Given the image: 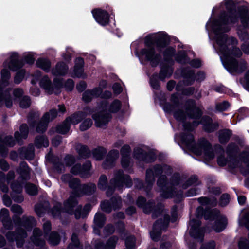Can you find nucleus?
<instances>
[{"mask_svg":"<svg viewBox=\"0 0 249 249\" xmlns=\"http://www.w3.org/2000/svg\"><path fill=\"white\" fill-rule=\"evenodd\" d=\"M102 93V89L99 88L87 90L82 94V100L86 103L89 102L93 99L100 97Z\"/></svg>","mask_w":249,"mask_h":249,"instance_id":"obj_26","label":"nucleus"},{"mask_svg":"<svg viewBox=\"0 0 249 249\" xmlns=\"http://www.w3.org/2000/svg\"><path fill=\"white\" fill-rule=\"evenodd\" d=\"M134 155L136 159L147 162H151L156 158L154 152L144 145L136 147L134 151Z\"/></svg>","mask_w":249,"mask_h":249,"instance_id":"obj_15","label":"nucleus"},{"mask_svg":"<svg viewBox=\"0 0 249 249\" xmlns=\"http://www.w3.org/2000/svg\"><path fill=\"white\" fill-rule=\"evenodd\" d=\"M5 181V177L4 173L2 172H0V192L1 191L3 193L8 192V186L4 183Z\"/></svg>","mask_w":249,"mask_h":249,"instance_id":"obj_49","label":"nucleus"},{"mask_svg":"<svg viewBox=\"0 0 249 249\" xmlns=\"http://www.w3.org/2000/svg\"><path fill=\"white\" fill-rule=\"evenodd\" d=\"M178 73H180L181 76L184 78V84L186 85L192 84L195 80L197 81H201L205 78V75L204 72H198L196 75L194 71L190 68L178 70Z\"/></svg>","mask_w":249,"mask_h":249,"instance_id":"obj_16","label":"nucleus"},{"mask_svg":"<svg viewBox=\"0 0 249 249\" xmlns=\"http://www.w3.org/2000/svg\"><path fill=\"white\" fill-rule=\"evenodd\" d=\"M106 220L105 215L103 213H97L95 215L94 222L96 226L101 228L104 225Z\"/></svg>","mask_w":249,"mask_h":249,"instance_id":"obj_44","label":"nucleus"},{"mask_svg":"<svg viewBox=\"0 0 249 249\" xmlns=\"http://www.w3.org/2000/svg\"><path fill=\"white\" fill-rule=\"evenodd\" d=\"M121 102L117 99L114 100L109 106L107 105L106 101H103L99 107L100 112L92 116L96 125L100 127L105 125L111 118V113L118 112L121 108Z\"/></svg>","mask_w":249,"mask_h":249,"instance_id":"obj_8","label":"nucleus"},{"mask_svg":"<svg viewBox=\"0 0 249 249\" xmlns=\"http://www.w3.org/2000/svg\"><path fill=\"white\" fill-rule=\"evenodd\" d=\"M96 189V186L94 183H88L82 185L80 193H78L77 197H79L83 195H90L93 194Z\"/></svg>","mask_w":249,"mask_h":249,"instance_id":"obj_34","label":"nucleus"},{"mask_svg":"<svg viewBox=\"0 0 249 249\" xmlns=\"http://www.w3.org/2000/svg\"><path fill=\"white\" fill-rule=\"evenodd\" d=\"M24 59L27 63L32 64L35 60V54L33 53H25L24 55Z\"/></svg>","mask_w":249,"mask_h":249,"instance_id":"obj_58","label":"nucleus"},{"mask_svg":"<svg viewBox=\"0 0 249 249\" xmlns=\"http://www.w3.org/2000/svg\"><path fill=\"white\" fill-rule=\"evenodd\" d=\"M135 238L133 236L128 237L125 240V246L127 249H135Z\"/></svg>","mask_w":249,"mask_h":249,"instance_id":"obj_52","label":"nucleus"},{"mask_svg":"<svg viewBox=\"0 0 249 249\" xmlns=\"http://www.w3.org/2000/svg\"><path fill=\"white\" fill-rule=\"evenodd\" d=\"M68 249H83V246L80 244L77 235L72 234L71 237V242L69 244Z\"/></svg>","mask_w":249,"mask_h":249,"instance_id":"obj_40","label":"nucleus"},{"mask_svg":"<svg viewBox=\"0 0 249 249\" xmlns=\"http://www.w3.org/2000/svg\"><path fill=\"white\" fill-rule=\"evenodd\" d=\"M130 152V147L128 145H124L121 149L122 155L121 164L122 167L125 169H127L131 165L129 158Z\"/></svg>","mask_w":249,"mask_h":249,"instance_id":"obj_24","label":"nucleus"},{"mask_svg":"<svg viewBox=\"0 0 249 249\" xmlns=\"http://www.w3.org/2000/svg\"><path fill=\"white\" fill-rule=\"evenodd\" d=\"M84 60L81 58H77L75 61V65L73 72L72 73L71 76L85 78L86 75L84 73L83 66H84Z\"/></svg>","mask_w":249,"mask_h":249,"instance_id":"obj_27","label":"nucleus"},{"mask_svg":"<svg viewBox=\"0 0 249 249\" xmlns=\"http://www.w3.org/2000/svg\"><path fill=\"white\" fill-rule=\"evenodd\" d=\"M233 0H225L219 7L212 11V16L219 11L218 19L212 17L208 21L206 29L208 31L209 38L215 40L213 47L220 56L225 69L231 73L235 74L243 72L246 68L244 60L238 61L242 54L239 48L236 47L238 40L233 37H228L225 32L230 30V25L240 20L245 27H249V9L246 6L240 7L238 11L234 10Z\"/></svg>","mask_w":249,"mask_h":249,"instance_id":"obj_1","label":"nucleus"},{"mask_svg":"<svg viewBox=\"0 0 249 249\" xmlns=\"http://www.w3.org/2000/svg\"><path fill=\"white\" fill-rule=\"evenodd\" d=\"M92 113V110L90 107H85L83 111L77 112L74 113L71 117H68L62 124L57 126L56 131L59 133L65 134L70 130V124H76L79 123L84 117Z\"/></svg>","mask_w":249,"mask_h":249,"instance_id":"obj_10","label":"nucleus"},{"mask_svg":"<svg viewBox=\"0 0 249 249\" xmlns=\"http://www.w3.org/2000/svg\"><path fill=\"white\" fill-rule=\"evenodd\" d=\"M36 65L46 72L50 71L51 62L46 58H39L36 61Z\"/></svg>","mask_w":249,"mask_h":249,"instance_id":"obj_37","label":"nucleus"},{"mask_svg":"<svg viewBox=\"0 0 249 249\" xmlns=\"http://www.w3.org/2000/svg\"><path fill=\"white\" fill-rule=\"evenodd\" d=\"M25 73V71L24 70H21L17 72L14 78L15 83L16 84L20 83L24 77Z\"/></svg>","mask_w":249,"mask_h":249,"instance_id":"obj_57","label":"nucleus"},{"mask_svg":"<svg viewBox=\"0 0 249 249\" xmlns=\"http://www.w3.org/2000/svg\"><path fill=\"white\" fill-rule=\"evenodd\" d=\"M31 104V100L28 96H24L20 102V106L22 108H27Z\"/></svg>","mask_w":249,"mask_h":249,"instance_id":"obj_61","label":"nucleus"},{"mask_svg":"<svg viewBox=\"0 0 249 249\" xmlns=\"http://www.w3.org/2000/svg\"><path fill=\"white\" fill-rule=\"evenodd\" d=\"M31 240L36 246H43L45 244V241L42 236V232L38 228L34 229Z\"/></svg>","mask_w":249,"mask_h":249,"instance_id":"obj_28","label":"nucleus"},{"mask_svg":"<svg viewBox=\"0 0 249 249\" xmlns=\"http://www.w3.org/2000/svg\"><path fill=\"white\" fill-rule=\"evenodd\" d=\"M91 166V162L89 161H86L82 167L80 164H77L71 168V172L73 175H79L81 177L87 178L89 175Z\"/></svg>","mask_w":249,"mask_h":249,"instance_id":"obj_20","label":"nucleus"},{"mask_svg":"<svg viewBox=\"0 0 249 249\" xmlns=\"http://www.w3.org/2000/svg\"><path fill=\"white\" fill-rule=\"evenodd\" d=\"M171 104L160 103L165 112H173L174 117L178 121L181 122L183 127V133L175 136V140L186 146L197 155L204 154L206 160H211L214 158V154L209 142L205 139L200 140L199 142L196 144L194 142V137L191 133L194 128L200 123L196 120L202 115L201 110L195 105L194 100H190L186 103V113L181 109V106L179 103V99L177 94L172 95Z\"/></svg>","mask_w":249,"mask_h":249,"instance_id":"obj_2","label":"nucleus"},{"mask_svg":"<svg viewBox=\"0 0 249 249\" xmlns=\"http://www.w3.org/2000/svg\"><path fill=\"white\" fill-rule=\"evenodd\" d=\"M19 133L17 131L15 133V138L17 142H19L22 139H26L28 133V128L26 124H22L20 127Z\"/></svg>","mask_w":249,"mask_h":249,"instance_id":"obj_38","label":"nucleus"},{"mask_svg":"<svg viewBox=\"0 0 249 249\" xmlns=\"http://www.w3.org/2000/svg\"><path fill=\"white\" fill-rule=\"evenodd\" d=\"M139 208H142L145 213H152L153 218H157L163 210L162 203H137Z\"/></svg>","mask_w":249,"mask_h":249,"instance_id":"obj_17","label":"nucleus"},{"mask_svg":"<svg viewBox=\"0 0 249 249\" xmlns=\"http://www.w3.org/2000/svg\"><path fill=\"white\" fill-rule=\"evenodd\" d=\"M132 185V181L129 176L124 175L122 170H118L114 173V177L110 180L106 192L107 195L111 196L115 189L121 191L124 186L130 187Z\"/></svg>","mask_w":249,"mask_h":249,"instance_id":"obj_9","label":"nucleus"},{"mask_svg":"<svg viewBox=\"0 0 249 249\" xmlns=\"http://www.w3.org/2000/svg\"><path fill=\"white\" fill-rule=\"evenodd\" d=\"M16 226L15 231H8L5 236L9 242L16 241L18 247H22L25 239L28 236L27 231H31L36 226V221L32 216L24 215L21 217L16 215L13 217Z\"/></svg>","mask_w":249,"mask_h":249,"instance_id":"obj_6","label":"nucleus"},{"mask_svg":"<svg viewBox=\"0 0 249 249\" xmlns=\"http://www.w3.org/2000/svg\"><path fill=\"white\" fill-rule=\"evenodd\" d=\"M119 153L118 150H112L110 151L103 163V168L108 169L112 167L115 165V161L119 158Z\"/></svg>","mask_w":249,"mask_h":249,"instance_id":"obj_23","label":"nucleus"},{"mask_svg":"<svg viewBox=\"0 0 249 249\" xmlns=\"http://www.w3.org/2000/svg\"><path fill=\"white\" fill-rule=\"evenodd\" d=\"M92 124V121L90 119L85 120L80 124V129L81 131H85L90 128Z\"/></svg>","mask_w":249,"mask_h":249,"instance_id":"obj_55","label":"nucleus"},{"mask_svg":"<svg viewBox=\"0 0 249 249\" xmlns=\"http://www.w3.org/2000/svg\"><path fill=\"white\" fill-rule=\"evenodd\" d=\"M239 223L240 225L245 226L249 230V212L247 213L241 219H239ZM248 238L249 241V232L248 234Z\"/></svg>","mask_w":249,"mask_h":249,"instance_id":"obj_51","label":"nucleus"},{"mask_svg":"<svg viewBox=\"0 0 249 249\" xmlns=\"http://www.w3.org/2000/svg\"><path fill=\"white\" fill-rule=\"evenodd\" d=\"M200 123L203 124L204 129L209 132L213 131L218 126L217 123H213L211 118L207 116L203 117Z\"/></svg>","mask_w":249,"mask_h":249,"instance_id":"obj_29","label":"nucleus"},{"mask_svg":"<svg viewBox=\"0 0 249 249\" xmlns=\"http://www.w3.org/2000/svg\"><path fill=\"white\" fill-rule=\"evenodd\" d=\"M230 104L227 101H223L216 105V109L219 111H223L227 110L229 107Z\"/></svg>","mask_w":249,"mask_h":249,"instance_id":"obj_59","label":"nucleus"},{"mask_svg":"<svg viewBox=\"0 0 249 249\" xmlns=\"http://www.w3.org/2000/svg\"><path fill=\"white\" fill-rule=\"evenodd\" d=\"M169 42V38L167 34L163 32L151 34L145 37L144 43L147 48L142 49L140 52V59L150 62L152 66H156L159 64L160 56L155 54L152 46L156 44L160 48L165 47Z\"/></svg>","mask_w":249,"mask_h":249,"instance_id":"obj_5","label":"nucleus"},{"mask_svg":"<svg viewBox=\"0 0 249 249\" xmlns=\"http://www.w3.org/2000/svg\"><path fill=\"white\" fill-rule=\"evenodd\" d=\"M231 131L229 129H224L219 132V140L221 143L225 144L229 141L231 135Z\"/></svg>","mask_w":249,"mask_h":249,"instance_id":"obj_41","label":"nucleus"},{"mask_svg":"<svg viewBox=\"0 0 249 249\" xmlns=\"http://www.w3.org/2000/svg\"><path fill=\"white\" fill-rule=\"evenodd\" d=\"M241 23H242L241 22ZM244 28H247V27H245L242 24H241ZM237 34L240 39L242 41L247 42V40L249 39V36L246 31L245 29H242V27L239 26L237 28Z\"/></svg>","mask_w":249,"mask_h":249,"instance_id":"obj_46","label":"nucleus"},{"mask_svg":"<svg viewBox=\"0 0 249 249\" xmlns=\"http://www.w3.org/2000/svg\"><path fill=\"white\" fill-rule=\"evenodd\" d=\"M23 66V62L18 60V54L16 53H11L9 60H6L4 63V68L1 72V81H0V105L4 102L5 106L7 107H10L12 106L13 101L22 95L23 90L20 89H16L13 91L15 98L12 99L10 94V89L8 86V80L10 77L9 70L16 71Z\"/></svg>","mask_w":249,"mask_h":249,"instance_id":"obj_4","label":"nucleus"},{"mask_svg":"<svg viewBox=\"0 0 249 249\" xmlns=\"http://www.w3.org/2000/svg\"><path fill=\"white\" fill-rule=\"evenodd\" d=\"M9 218L8 210L5 208L2 209L0 212V221L2 222Z\"/></svg>","mask_w":249,"mask_h":249,"instance_id":"obj_63","label":"nucleus"},{"mask_svg":"<svg viewBox=\"0 0 249 249\" xmlns=\"http://www.w3.org/2000/svg\"><path fill=\"white\" fill-rule=\"evenodd\" d=\"M175 58L177 62L181 64L189 63L191 66L195 68H198L201 66V62L199 59H194L190 61L187 57L186 52L184 51H180L177 54Z\"/></svg>","mask_w":249,"mask_h":249,"instance_id":"obj_21","label":"nucleus"},{"mask_svg":"<svg viewBox=\"0 0 249 249\" xmlns=\"http://www.w3.org/2000/svg\"><path fill=\"white\" fill-rule=\"evenodd\" d=\"M118 241V237L116 236H111L105 243V249H115Z\"/></svg>","mask_w":249,"mask_h":249,"instance_id":"obj_47","label":"nucleus"},{"mask_svg":"<svg viewBox=\"0 0 249 249\" xmlns=\"http://www.w3.org/2000/svg\"><path fill=\"white\" fill-rule=\"evenodd\" d=\"M61 179L63 182L68 183L70 187L73 190L67 202H75L78 198V193H80L82 186L80 184L79 180L78 178H72L70 174L64 175L61 177Z\"/></svg>","mask_w":249,"mask_h":249,"instance_id":"obj_13","label":"nucleus"},{"mask_svg":"<svg viewBox=\"0 0 249 249\" xmlns=\"http://www.w3.org/2000/svg\"><path fill=\"white\" fill-rule=\"evenodd\" d=\"M57 116V111L55 109H52L49 112L45 113L40 122L37 124L36 128V131L38 132H43L45 131L48 126V123L55 118Z\"/></svg>","mask_w":249,"mask_h":249,"instance_id":"obj_18","label":"nucleus"},{"mask_svg":"<svg viewBox=\"0 0 249 249\" xmlns=\"http://www.w3.org/2000/svg\"><path fill=\"white\" fill-rule=\"evenodd\" d=\"M244 88L249 91V70L246 72L245 77L240 80Z\"/></svg>","mask_w":249,"mask_h":249,"instance_id":"obj_60","label":"nucleus"},{"mask_svg":"<svg viewBox=\"0 0 249 249\" xmlns=\"http://www.w3.org/2000/svg\"><path fill=\"white\" fill-rule=\"evenodd\" d=\"M107 178L105 175H102L99 178L98 187L100 189L104 190L107 187Z\"/></svg>","mask_w":249,"mask_h":249,"instance_id":"obj_53","label":"nucleus"},{"mask_svg":"<svg viewBox=\"0 0 249 249\" xmlns=\"http://www.w3.org/2000/svg\"><path fill=\"white\" fill-rule=\"evenodd\" d=\"M220 193L219 188H213L210 195L207 197H201L198 199L199 202H215L217 200L216 196Z\"/></svg>","mask_w":249,"mask_h":249,"instance_id":"obj_31","label":"nucleus"},{"mask_svg":"<svg viewBox=\"0 0 249 249\" xmlns=\"http://www.w3.org/2000/svg\"><path fill=\"white\" fill-rule=\"evenodd\" d=\"M11 210L13 213L19 215H21L24 212L21 207L17 204L12 205L11 207Z\"/></svg>","mask_w":249,"mask_h":249,"instance_id":"obj_56","label":"nucleus"},{"mask_svg":"<svg viewBox=\"0 0 249 249\" xmlns=\"http://www.w3.org/2000/svg\"><path fill=\"white\" fill-rule=\"evenodd\" d=\"M45 236L48 243L52 246L57 245L60 241L59 234L55 231L51 232L50 234Z\"/></svg>","mask_w":249,"mask_h":249,"instance_id":"obj_36","label":"nucleus"},{"mask_svg":"<svg viewBox=\"0 0 249 249\" xmlns=\"http://www.w3.org/2000/svg\"><path fill=\"white\" fill-rule=\"evenodd\" d=\"M107 150L102 147H99L92 151L93 158L96 160H100L103 159V156L106 154Z\"/></svg>","mask_w":249,"mask_h":249,"instance_id":"obj_43","label":"nucleus"},{"mask_svg":"<svg viewBox=\"0 0 249 249\" xmlns=\"http://www.w3.org/2000/svg\"><path fill=\"white\" fill-rule=\"evenodd\" d=\"M173 71V68L171 67H162L159 78L161 80H163L165 78L170 77Z\"/></svg>","mask_w":249,"mask_h":249,"instance_id":"obj_45","label":"nucleus"},{"mask_svg":"<svg viewBox=\"0 0 249 249\" xmlns=\"http://www.w3.org/2000/svg\"><path fill=\"white\" fill-rule=\"evenodd\" d=\"M95 20L102 26H105L108 21V14L105 10L96 9L92 11Z\"/></svg>","mask_w":249,"mask_h":249,"instance_id":"obj_22","label":"nucleus"},{"mask_svg":"<svg viewBox=\"0 0 249 249\" xmlns=\"http://www.w3.org/2000/svg\"><path fill=\"white\" fill-rule=\"evenodd\" d=\"M239 249H249V241L246 239H241L238 243Z\"/></svg>","mask_w":249,"mask_h":249,"instance_id":"obj_64","label":"nucleus"},{"mask_svg":"<svg viewBox=\"0 0 249 249\" xmlns=\"http://www.w3.org/2000/svg\"><path fill=\"white\" fill-rule=\"evenodd\" d=\"M190 225L191 229L190 234L192 237L195 238H200L201 242L203 241L204 236V230L199 228L201 225V222L198 220L192 219L190 221Z\"/></svg>","mask_w":249,"mask_h":249,"instance_id":"obj_19","label":"nucleus"},{"mask_svg":"<svg viewBox=\"0 0 249 249\" xmlns=\"http://www.w3.org/2000/svg\"><path fill=\"white\" fill-rule=\"evenodd\" d=\"M170 221L169 215H164V219H158L153 225L152 231L150 232L151 237L154 241H158L161 236V231L166 229Z\"/></svg>","mask_w":249,"mask_h":249,"instance_id":"obj_14","label":"nucleus"},{"mask_svg":"<svg viewBox=\"0 0 249 249\" xmlns=\"http://www.w3.org/2000/svg\"><path fill=\"white\" fill-rule=\"evenodd\" d=\"M174 53L175 49L173 47H169L166 48L163 53L164 59L166 61L170 60L172 59Z\"/></svg>","mask_w":249,"mask_h":249,"instance_id":"obj_50","label":"nucleus"},{"mask_svg":"<svg viewBox=\"0 0 249 249\" xmlns=\"http://www.w3.org/2000/svg\"><path fill=\"white\" fill-rule=\"evenodd\" d=\"M68 70V67L63 62L58 63L55 67L52 69L51 71L53 75L61 76L65 75Z\"/></svg>","mask_w":249,"mask_h":249,"instance_id":"obj_33","label":"nucleus"},{"mask_svg":"<svg viewBox=\"0 0 249 249\" xmlns=\"http://www.w3.org/2000/svg\"><path fill=\"white\" fill-rule=\"evenodd\" d=\"M20 155L28 160H31L34 157V147L33 145H29L27 148L20 149Z\"/></svg>","mask_w":249,"mask_h":249,"instance_id":"obj_35","label":"nucleus"},{"mask_svg":"<svg viewBox=\"0 0 249 249\" xmlns=\"http://www.w3.org/2000/svg\"><path fill=\"white\" fill-rule=\"evenodd\" d=\"M64 207L66 212L74 214L76 219L85 217L91 208L89 203L86 204L84 208L78 203H65Z\"/></svg>","mask_w":249,"mask_h":249,"instance_id":"obj_12","label":"nucleus"},{"mask_svg":"<svg viewBox=\"0 0 249 249\" xmlns=\"http://www.w3.org/2000/svg\"><path fill=\"white\" fill-rule=\"evenodd\" d=\"M207 204L208 203H203L197 208L196 216L197 217L203 216L206 220H213L216 219L213 228L216 232H219L226 228L228 224L227 219L226 217L220 215V212L217 209H212Z\"/></svg>","mask_w":249,"mask_h":249,"instance_id":"obj_7","label":"nucleus"},{"mask_svg":"<svg viewBox=\"0 0 249 249\" xmlns=\"http://www.w3.org/2000/svg\"><path fill=\"white\" fill-rule=\"evenodd\" d=\"M15 141L14 140L12 137H6L4 138L2 144L0 145V153L2 157H5L7 155L8 150L5 145L10 147H12L15 145Z\"/></svg>","mask_w":249,"mask_h":249,"instance_id":"obj_32","label":"nucleus"},{"mask_svg":"<svg viewBox=\"0 0 249 249\" xmlns=\"http://www.w3.org/2000/svg\"><path fill=\"white\" fill-rule=\"evenodd\" d=\"M25 189L26 192L31 195H35L37 192L36 186L31 183H28L26 185Z\"/></svg>","mask_w":249,"mask_h":249,"instance_id":"obj_54","label":"nucleus"},{"mask_svg":"<svg viewBox=\"0 0 249 249\" xmlns=\"http://www.w3.org/2000/svg\"><path fill=\"white\" fill-rule=\"evenodd\" d=\"M17 172L23 180H28L30 178V170L27 164L25 162L20 163L19 168L17 170Z\"/></svg>","mask_w":249,"mask_h":249,"instance_id":"obj_30","label":"nucleus"},{"mask_svg":"<svg viewBox=\"0 0 249 249\" xmlns=\"http://www.w3.org/2000/svg\"><path fill=\"white\" fill-rule=\"evenodd\" d=\"M36 146L38 148L41 147H46L49 145L48 139L44 136L36 137L35 140Z\"/></svg>","mask_w":249,"mask_h":249,"instance_id":"obj_48","label":"nucleus"},{"mask_svg":"<svg viewBox=\"0 0 249 249\" xmlns=\"http://www.w3.org/2000/svg\"><path fill=\"white\" fill-rule=\"evenodd\" d=\"M171 173V168L168 165H157L149 168L146 171L145 183L139 181L137 187H143L145 191H149L155 182V177L161 175L158 179V190L161 197L165 198L182 196V190L191 185L196 186L199 184L196 176L191 177L186 180L185 177L179 174L175 173L171 177L169 182L167 181L166 175Z\"/></svg>","mask_w":249,"mask_h":249,"instance_id":"obj_3","label":"nucleus"},{"mask_svg":"<svg viewBox=\"0 0 249 249\" xmlns=\"http://www.w3.org/2000/svg\"><path fill=\"white\" fill-rule=\"evenodd\" d=\"M39 86L49 94L53 93L58 94L60 92V89L63 86L62 78L55 77L53 79V83H52L50 78L47 75H45L40 79Z\"/></svg>","mask_w":249,"mask_h":249,"instance_id":"obj_11","label":"nucleus"},{"mask_svg":"<svg viewBox=\"0 0 249 249\" xmlns=\"http://www.w3.org/2000/svg\"><path fill=\"white\" fill-rule=\"evenodd\" d=\"M13 191L12 199L15 202H22L24 200L23 196L20 193L22 191V184L21 183H14L11 185Z\"/></svg>","mask_w":249,"mask_h":249,"instance_id":"obj_25","label":"nucleus"},{"mask_svg":"<svg viewBox=\"0 0 249 249\" xmlns=\"http://www.w3.org/2000/svg\"><path fill=\"white\" fill-rule=\"evenodd\" d=\"M158 77L157 75H154L152 77L150 78V83L151 87L155 89H158L160 88L159 82L157 79Z\"/></svg>","mask_w":249,"mask_h":249,"instance_id":"obj_62","label":"nucleus"},{"mask_svg":"<svg viewBox=\"0 0 249 249\" xmlns=\"http://www.w3.org/2000/svg\"><path fill=\"white\" fill-rule=\"evenodd\" d=\"M121 207V203H101L100 205L102 210L107 213H110L112 210L119 209Z\"/></svg>","mask_w":249,"mask_h":249,"instance_id":"obj_39","label":"nucleus"},{"mask_svg":"<svg viewBox=\"0 0 249 249\" xmlns=\"http://www.w3.org/2000/svg\"><path fill=\"white\" fill-rule=\"evenodd\" d=\"M76 149L79 156L82 158H86L90 155V151L86 146L78 144L77 145Z\"/></svg>","mask_w":249,"mask_h":249,"instance_id":"obj_42","label":"nucleus"}]
</instances>
